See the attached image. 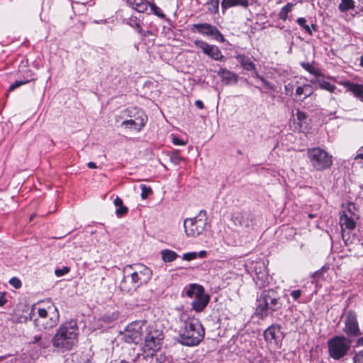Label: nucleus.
<instances>
[{
  "label": "nucleus",
  "instance_id": "nucleus-1",
  "mask_svg": "<svg viewBox=\"0 0 363 363\" xmlns=\"http://www.w3.org/2000/svg\"><path fill=\"white\" fill-rule=\"evenodd\" d=\"M123 274L120 289L123 292L132 294L151 279L152 272L148 267L135 263L126 265L123 269Z\"/></svg>",
  "mask_w": 363,
  "mask_h": 363
},
{
  "label": "nucleus",
  "instance_id": "nucleus-2",
  "mask_svg": "<svg viewBox=\"0 0 363 363\" xmlns=\"http://www.w3.org/2000/svg\"><path fill=\"white\" fill-rule=\"evenodd\" d=\"M79 328L75 320H71L62 323L56 330L51 339V343L56 350L64 352L70 351L78 342Z\"/></svg>",
  "mask_w": 363,
  "mask_h": 363
},
{
  "label": "nucleus",
  "instance_id": "nucleus-3",
  "mask_svg": "<svg viewBox=\"0 0 363 363\" xmlns=\"http://www.w3.org/2000/svg\"><path fill=\"white\" fill-rule=\"evenodd\" d=\"M281 296L276 289H263L257 293L255 314L260 319H264L269 314L282 307Z\"/></svg>",
  "mask_w": 363,
  "mask_h": 363
},
{
  "label": "nucleus",
  "instance_id": "nucleus-4",
  "mask_svg": "<svg viewBox=\"0 0 363 363\" xmlns=\"http://www.w3.org/2000/svg\"><path fill=\"white\" fill-rule=\"evenodd\" d=\"M205 330L199 319L188 318L179 330L178 342L186 346L198 345L203 339Z\"/></svg>",
  "mask_w": 363,
  "mask_h": 363
},
{
  "label": "nucleus",
  "instance_id": "nucleus-5",
  "mask_svg": "<svg viewBox=\"0 0 363 363\" xmlns=\"http://www.w3.org/2000/svg\"><path fill=\"white\" fill-rule=\"evenodd\" d=\"M328 354L334 360L343 359L351 349V340L344 335H335L327 342Z\"/></svg>",
  "mask_w": 363,
  "mask_h": 363
},
{
  "label": "nucleus",
  "instance_id": "nucleus-6",
  "mask_svg": "<svg viewBox=\"0 0 363 363\" xmlns=\"http://www.w3.org/2000/svg\"><path fill=\"white\" fill-rule=\"evenodd\" d=\"M38 317L33 320L34 325L39 330H49L55 327L59 321V312L54 305L47 308H38Z\"/></svg>",
  "mask_w": 363,
  "mask_h": 363
},
{
  "label": "nucleus",
  "instance_id": "nucleus-7",
  "mask_svg": "<svg viewBox=\"0 0 363 363\" xmlns=\"http://www.w3.org/2000/svg\"><path fill=\"white\" fill-rule=\"evenodd\" d=\"M311 166L318 172L330 168L333 164V157L321 147L308 148L306 152Z\"/></svg>",
  "mask_w": 363,
  "mask_h": 363
},
{
  "label": "nucleus",
  "instance_id": "nucleus-8",
  "mask_svg": "<svg viewBox=\"0 0 363 363\" xmlns=\"http://www.w3.org/2000/svg\"><path fill=\"white\" fill-rule=\"evenodd\" d=\"M208 223L207 213L206 211H201L199 214L191 218L184 220V228L188 237H197L202 234Z\"/></svg>",
  "mask_w": 363,
  "mask_h": 363
},
{
  "label": "nucleus",
  "instance_id": "nucleus-9",
  "mask_svg": "<svg viewBox=\"0 0 363 363\" xmlns=\"http://www.w3.org/2000/svg\"><path fill=\"white\" fill-rule=\"evenodd\" d=\"M190 30L192 33H198L200 35L211 37L219 43H224L225 40L218 28L208 23L192 24Z\"/></svg>",
  "mask_w": 363,
  "mask_h": 363
},
{
  "label": "nucleus",
  "instance_id": "nucleus-10",
  "mask_svg": "<svg viewBox=\"0 0 363 363\" xmlns=\"http://www.w3.org/2000/svg\"><path fill=\"white\" fill-rule=\"evenodd\" d=\"M253 271L255 274L253 276V280L259 289H263L269 285V276L263 261L255 262L252 264Z\"/></svg>",
  "mask_w": 363,
  "mask_h": 363
},
{
  "label": "nucleus",
  "instance_id": "nucleus-11",
  "mask_svg": "<svg viewBox=\"0 0 363 363\" xmlns=\"http://www.w3.org/2000/svg\"><path fill=\"white\" fill-rule=\"evenodd\" d=\"M125 112L128 113L129 117H133L130 114L131 110L127 109ZM134 119H129L123 121L121 123V125L126 128H133L138 132H140L142 128L145 125L147 121V115L142 110H137L135 113L133 115Z\"/></svg>",
  "mask_w": 363,
  "mask_h": 363
},
{
  "label": "nucleus",
  "instance_id": "nucleus-12",
  "mask_svg": "<svg viewBox=\"0 0 363 363\" xmlns=\"http://www.w3.org/2000/svg\"><path fill=\"white\" fill-rule=\"evenodd\" d=\"M143 328L140 322L129 324L123 334V339L128 343L139 344L143 340Z\"/></svg>",
  "mask_w": 363,
  "mask_h": 363
},
{
  "label": "nucleus",
  "instance_id": "nucleus-13",
  "mask_svg": "<svg viewBox=\"0 0 363 363\" xmlns=\"http://www.w3.org/2000/svg\"><path fill=\"white\" fill-rule=\"evenodd\" d=\"M164 338L162 330L150 328L145 339V347L148 352L159 349Z\"/></svg>",
  "mask_w": 363,
  "mask_h": 363
},
{
  "label": "nucleus",
  "instance_id": "nucleus-14",
  "mask_svg": "<svg viewBox=\"0 0 363 363\" xmlns=\"http://www.w3.org/2000/svg\"><path fill=\"white\" fill-rule=\"evenodd\" d=\"M194 44L196 47L201 48L205 55H208L213 60L220 62L225 61V57L222 54L221 50L218 46L210 45L201 40H194Z\"/></svg>",
  "mask_w": 363,
  "mask_h": 363
},
{
  "label": "nucleus",
  "instance_id": "nucleus-15",
  "mask_svg": "<svg viewBox=\"0 0 363 363\" xmlns=\"http://www.w3.org/2000/svg\"><path fill=\"white\" fill-rule=\"evenodd\" d=\"M343 331L349 337H357L361 334L354 311L350 310L347 312Z\"/></svg>",
  "mask_w": 363,
  "mask_h": 363
},
{
  "label": "nucleus",
  "instance_id": "nucleus-16",
  "mask_svg": "<svg viewBox=\"0 0 363 363\" xmlns=\"http://www.w3.org/2000/svg\"><path fill=\"white\" fill-rule=\"evenodd\" d=\"M231 220L235 225L245 228L254 225L253 217L249 213L234 212L231 216Z\"/></svg>",
  "mask_w": 363,
  "mask_h": 363
},
{
  "label": "nucleus",
  "instance_id": "nucleus-17",
  "mask_svg": "<svg viewBox=\"0 0 363 363\" xmlns=\"http://www.w3.org/2000/svg\"><path fill=\"white\" fill-rule=\"evenodd\" d=\"M281 327L278 324H273L268 327L264 332V337L267 342H276L279 338V334L281 333Z\"/></svg>",
  "mask_w": 363,
  "mask_h": 363
},
{
  "label": "nucleus",
  "instance_id": "nucleus-18",
  "mask_svg": "<svg viewBox=\"0 0 363 363\" xmlns=\"http://www.w3.org/2000/svg\"><path fill=\"white\" fill-rule=\"evenodd\" d=\"M340 84L347 88L353 95L363 102V84H355L350 81L341 82Z\"/></svg>",
  "mask_w": 363,
  "mask_h": 363
},
{
  "label": "nucleus",
  "instance_id": "nucleus-19",
  "mask_svg": "<svg viewBox=\"0 0 363 363\" xmlns=\"http://www.w3.org/2000/svg\"><path fill=\"white\" fill-rule=\"evenodd\" d=\"M209 302V296L204 292L201 296H196L191 303L192 309L196 312L202 311Z\"/></svg>",
  "mask_w": 363,
  "mask_h": 363
},
{
  "label": "nucleus",
  "instance_id": "nucleus-20",
  "mask_svg": "<svg viewBox=\"0 0 363 363\" xmlns=\"http://www.w3.org/2000/svg\"><path fill=\"white\" fill-rule=\"evenodd\" d=\"M218 75L221 78L222 82L226 85L231 83L236 84L238 82V75L225 68H221L218 72Z\"/></svg>",
  "mask_w": 363,
  "mask_h": 363
},
{
  "label": "nucleus",
  "instance_id": "nucleus-21",
  "mask_svg": "<svg viewBox=\"0 0 363 363\" xmlns=\"http://www.w3.org/2000/svg\"><path fill=\"white\" fill-rule=\"evenodd\" d=\"M221 9L224 13L228 9L233 6H240L243 9H247L250 2L248 0H222Z\"/></svg>",
  "mask_w": 363,
  "mask_h": 363
},
{
  "label": "nucleus",
  "instance_id": "nucleus-22",
  "mask_svg": "<svg viewBox=\"0 0 363 363\" xmlns=\"http://www.w3.org/2000/svg\"><path fill=\"white\" fill-rule=\"evenodd\" d=\"M235 57L244 69L247 71H255L256 65L251 60L250 57L244 54H238Z\"/></svg>",
  "mask_w": 363,
  "mask_h": 363
},
{
  "label": "nucleus",
  "instance_id": "nucleus-23",
  "mask_svg": "<svg viewBox=\"0 0 363 363\" xmlns=\"http://www.w3.org/2000/svg\"><path fill=\"white\" fill-rule=\"evenodd\" d=\"M340 223L342 231L343 239H345V229L353 230L356 226L354 219L351 216H347L345 212L340 216Z\"/></svg>",
  "mask_w": 363,
  "mask_h": 363
},
{
  "label": "nucleus",
  "instance_id": "nucleus-24",
  "mask_svg": "<svg viewBox=\"0 0 363 363\" xmlns=\"http://www.w3.org/2000/svg\"><path fill=\"white\" fill-rule=\"evenodd\" d=\"M35 79V78L34 77V73L31 70L28 69L26 71V77H24V78L23 79L16 80L14 83L11 84L9 88V91H13L16 88H18L22 85L26 84L31 81H34Z\"/></svg>",
  "mask_w": 363,
  "mask_h": 363
},
{
  "label": "nucleus",
  "instance_id": "nucleus-25",
  "mask_svg": "<svg viewBox=\"0 0 363 363\" xmlns=\"http://www.w3.org/2000/svg\"><path fill=\"white\" fill-rule=\"evenodd\" d=\"M147 356H149L150 359L149 363H165L167 361L166 354L159 349L156 350L155 352H148Z\"/></svg>",
  "mask_w": 363,
  "mask_h": 363
},
{
  "label": "nucleus",
  "instance_id": "nucleus-26",
  "mask_svg": "<svg viewBox=\"0 0 363 363\" xmlns=\"http://www.w3.org/2000/svg\"><path fill=\"white\" fill-rule=\"evenodd\" d=\"M203 292L204 289L202 286L196 284H191L188 288H186L185 293L186 296L195 298L196 296H201Z\"/></svg>",
  "mask_w": 363,
  "mask_h": 363
},
{
  "label": "nucleus",
  "instance_id": "nucleus-27",
  "mask_svg": "<svg viewBox=\"0 0 363 363\" xmlns=\"http://www.w3.org/2000/svg\"><path fill=\"white\" fill-rule=\"evenodd\" d=\"M314 91L313 87L308 84L302 86H297L296 88V94L298 96H303V99L311 96Z\"/></svg>",
  "mask_w": 363,
  "mask_h": 363
},
{
  "label": "nucleus",
  "instance_id": "nucleus-28",
  "mask_svg": "<svg viewBox=\"0 0 363 363\" xmlns=\"http://www.w3.org/2000/svg\"><path fill=\"white\" fill-rule=\"evenodd\" d=\"M297 24L302 28L305 32L308 34L309 35H313V30L316 31L317 30V25L315 23H311V26L307 24V21L303 17H300L296 19Z\"/></svg>",
  "mask_w": 363,
  "mask_h": 363
},
{
  "label": "nucleus",
  "instance_id": "nucleus-29",
  "mask_svg": "<svg viewBox=\"0 0 363 363\" xmlns=\"http://www.w3.org/2000/svg\"><path fill=\"white\" fill-rule=\"evenodd\" d=\"M113 203L117 207L116 211L117 217L121 218L128 213V208L123 205V201L118 196L114 199Z\"/></svg>",
  "mask_w": 363,
  "mask_h": 363
},
{
  "label": "nucleus",
  "instance_id": "nucleus-30",
  "mask_svg": "<svg viewBox=\"0 0 363 363\" xmlns=\"http://www.w3.org/2000/svg\"><path fill=\"white\" fill-rule=\"evenodd\" d=\"M160 253L162 259L164 262H172L174 261L177 257H179V255L176 252L171 250H162Z\"/></svg>",
  "mask_w": 363,
  "mask_h": 363
},
{
  "label": "nucleus",
  "instance_id": "nucleus-31",
  "mask_svg": "<svg viewBox=\"0 0 363 363\" xmlns=\"http://www.w3.org/2000/svg\"><path fill=\"white\" fill-rule=\"evenodd\" d=\"M338 5V9L342 13H345L354 9V1L353 0H340Z\"/></svg>",
  "mask_w": 363,
  "mask_h": 363
},
{
  "label": "nucleus",
  "instance_id": "nucleus-32",
  "mask_svg": "<svg viewBox=\"0 0 363 363\" xmlns=\"http://www.w3.org/2000/svg\"><path fill=\"white\" fill-rule=\"evenodd\" d=\"M220 0H208L206 3L207 11L210 14H216L219 11Z\"/></svg>",
  "mask_w": 363,
  "mask_h": 363
},
{
  "label": "nucleus",
  "instance_id": "nucleus-33",
  "mask_svg": "<svg viewBox=\"0 0 363 363\" xmlns=\"http://www.w3.org/2000/svg\"><path fill=\"white\" fill-rule=\"evenodd\" d=\"M148 4L147 0H137L131 8L139 13H144L147 10Z\"/></svg>",
  "mask_w": 363,
  "mask_h": 363
},
{
  "label": "nucleus",
  "instance_id": "nucleus-34",
  "mask_svg": "<svg viewBox=\"0 0 363 363\" xmlns=\"http://www.w3.org/2000/svg\"><path fill=\"white\" fill-rule=\"evenodd\" d=\"M318 86L320 89L326 90L330 93H335L337 87L335 85L330 84L328 81L318 80Z\"/></svg>",
  "mask_w": 363,
  "mask_h": 363
},
{
  "label": "nucleus",
  "instance_id": "nucleus-35",
  "mask_svg": "<svg viewBox=\"0 0 363 363\" xmlns=\"http://www.w3.org/2000/svg\"><path fill=\"white\" fill-rule=\"evenodd\" d=\"M293 6V4L288 3L284 7H282L279 13V18L285 21L287 19L289 13H290L292 11Z\"/></svg>",
  "mask_w": 363,
  "mask_h": 363
},
{
  "label": "nucleus",
  "instance_id": "nucleus-36",
  "mask_svg": "<svg viewBox=\"0 0 363 363\" xmlns=\"http://www.w3.org/2000/svg\"><path fill=\"white\" fill-rule=\"evenodd\" d=\"M301 66L310 74H313L315 76H320V70L315 67L312 64L309 62H301Z\"/></svg>",
  "mask_w": 363,
  "mask_h": 363
},
{
  "label": "nucleus",
  "instance_id": "nucleus-37",
  "mask_svg": "<svg viewBox=\"0 0 363 363\" xmlns=\"http://www.w3.org/2000/svg\"><path fill=\"white\" fill-rule=\"evenodd\" d=\"M148 6H150L151 11L158 16L160 18L165 19L166 16L165 14L162 11L160 8H159L156 4L154 3H149Z\"/></svg>",
  "mask_w": 363,
  "mask_h": 363
},
{
  "label": "nucleus",
  "instance_id": "nucleus-38",
  "mask_svg": "<svg viewBox=\"0 0 363 363\" xmlns=\"http://www.w3.org/2000/svg\"><path fill=\"white\" fill-rule=\"evenodd\" d=\"M298 84V82H289L284 85V91L285 94L289 96H291L294 94V89L296 88V84Z\"/></svg>",
  "mask_w": 363,
  "mask_h": 363
},
{
  "label": "nucleus",
  "instance_id": "nucleus-39",
  "mask_svg": "<svg viewBox=\"0 0 363 363\" xmlns=\"http://www.w3.org/2000/svg\"><path fill=\"white\" fill-rule=\"evenodd\" d=\"M140 188L141 189V198L145 199L147 196L152 193L150 187L145 186V184H140Z\"/></svg>",
  "mask_w": 363,
  "mask_h": 363
},
{
  "label": "nucleus",
  "instance_id": "nucleus-40",
  "mask_svg": "<svg viewBox=\"0 0 363 363\" xmlns=\"http://www.w3.org/2000/svg\"><path fill=\"white\" fill-rule=\"evenodd\" d=\"M296 120L299 123H306V121L307 119V115L303 111L297 109L296 113Z\"/></svg>",
  "mask_w": 363,
  "mask_h": 363
},
{
  "label": "nucleus",
  "instance_id": "nucleus-41",
  "mask_svg": "<svg viewBox=\"0 0 363 363\" xmlns=\"http://www.w3.org/2000/svg\"><path fill=\"white\" fill-rule=\"evenodd\" d=\"M169 160L173 164L178 165L182 160V158L179 155L178 152H174L169 155Z\"/></svg>",
  "mask_w": 363,
  "mask_h": 363
},
{
  "label": "nucleus",
  "instance_id": "nucleus-42",
  "mask_svg": "<svg viewBox=\"0 0 363 363\" xmlns=\"http://www.w3.org/2000/svg\"><path fill=\"white\" fill-rule=\"evenodd\" d=\"M9 282L13 287L16 289H20L22 286L21 281L17 277L11 278Z\"/></svg>",
  "mask_w": 363,
  "mask_h": 363
},
{
  "label": "nucleus",
  "instance_id": "nucleus-43",
  "mask_svg": "<svg viewBox=\"0 0 363 363\" xmlns=\"http://www.w3.org/2000/svg\"><path fill=\"white\" fill-rule=\"evenodd\" d=\"M126 23L133 28H135L139 27L140 22L137 17L132 16L127 20Z\"/></svg>",
  "mask_w": 363,
  "mask_h": 363
},
{
  "label": "nucleus",
  "instance_id": "nucleus-44",
  "mask_svg": "<svg viewBox=\"0 0 363 363\" xmlns=\"http://www.w3.org/2000/svg\"><path fill=\"white\" fill-rule=\"evenodd\" d=\"M69 272V268L68 267H63L61 269H56L55 270V274L60 277L64 276Z\"/></svg>",
  "mask_w": 363,
  "mask_h": 363
},
{
  "label": "nucleus",
  "instance_id": "nucleus-45",
  "mask_svg": "<svg viewBox=\"0 0 363 363\" xmlns=\"http://www.w3.org/2000/svg\"><path fill=\"white\" fill-rule=\"evenodd\" d=\"M354 363H363V350L355 353L353 357Z\"/></svg>",
  "mask_w": 363,
  "mask_h": 363
},
{
  "label": "nucleus",
  "instance_id": "nucleus-46",
  "mask_svg": "<svg viewBox=\"0 0 363 363\" xmlns=\"http://www.w3.org/2000/svg\"><path fill=\"white\" fill-rule=\"evenodd\" d=\"M197 257L196 252H187L183 255V259L186 261H191L196 259Z\"/></svg>",
  "mask_w": 363,
  "mask_h": 363
},
{
  "label": "nucleus",
  "instance_id": "nucleus-47",
  "mask_svg": "<svg viewBox=\"0 0 363 363\" xmlns=\"http://www.w3.org/2000/svg\"><path fill=\"white\" fill-rule=\"evenodd\" d=\"M260 81L269 89H271V90H273V91L275 90V85L273 84L272 83H271L270 82L267 81L265 78H264V77L262 78V79Z\"/></svg>",
  "mask_w": 363,
  "mask_h": 363
},
{
  "label": "nucleus",
  "instance_id": "nucleus-48",
  "mask_svg": "<svg viewBox=\"0 0 363 363\" xmlns=\"http://www.w3.org/2000/svg\"><path fill=\"white\" fill-rule=\"evenodd\" d=\"M172 143L175 145H185L186 143L185 141L175 135H172Z\"/></svg>",
  "mask_w": 363,
  "mask_h": 363
},
{
  "label": "nucleus",
  "instance_id": "nucleus-49",
  "mask_svg": "<svg viewBox=\"0 0 363 363\" xmlns=\"http://www.w3.org/2000/svg\"><path fill=\"white\" fill-rule=\"evenodd\" d=\"M291 296L294 300L298 299L301 296V291L299 289L294 290L291 292Z\"/></svg>",
  "mask_w": 363,
  "mask_h": 363
},
{
  "label": "nucleus",
  "instance_id": "nucleus-50",
  "mask_svg": "<svg viewBox=\"0 0 363 363\" xmlns=\"http://www.w3.org/2000/svg\"><path fill=\"white\" fill-rule=\"evenodd\" d=\"M7 302L4 294H0V306H3Z\"/></svg>",
  "mask_w": 363,
  "mask_h": 363
},
{
  "label": "nucleus",
  "instance_id": "nucleus-51",
  "mask_svg": "<svg viewBox=\"0 0 363 363\" xmlns=\"http://www.w3.org/2000/svg\"><path fill=\"white\" fill-rule=\"evenodd\" d=\"M195 105L199 109H203L204 108L203 103L201 101H200V100L196 101Z\"/></svg>",
  "mask_w": 363,
  "mask_h": 363
},
{
  "label": "nucleus",
  "instance_id": "nucleus-52",
  "mask_svg": "<svg viewBox=\"0 0 363 363\" xmlns=\"http://www.w3.org/2000/svg\"><path fill=\"white\" fill-rule=\"evenodd\" d=\"M42 338V336L41 335H35L33 337V340L31 341V343L33 344H35V343H38L40 342V340H41Z\"/></svg>",
  "mask_w": 363,
  "mask_h": 363
},
{
  "label": "nucleus",
  "instance_id": "nucleus-53",
  "mask_svg": "<svg viewBox=\"0 0 363 363\" xmlns=\"http://www.w3.org/2000/svg\"><path fill=\"white\" fill-rule=\"evenodd\" d=\"M139 34L142 35L144 37L147 36L146 33H144V30L141 28L140 25L139 24V27H135Z\"/></svg>",
  "mask_w": 363,
  "mask_h": 363
},
{
  "label": "nucleus",
  "instance_id": "nucleus-54",
  "mask_svg": "<svg viewBox=\"0 0 363 363\" xmlns=\"http://www.w3.org/2000/svg\"><path fill=\"white\" fill-rule=\"evenodd\" d=\"M359 153L355 156L354 159L355 160H357V159H363V152H362V150L360 149L359 150Z\"/></svg>",
  "mask_w": 363,
  "mask_h": 363
},
{
  "label": "nucleus",
  "instance_id": "nucleus-55",
  "mask_svg": "<svg viewBox=\"0 0 363 363\" xmlns=\"http://www.w3.org/2000/svg\"><path fill=\"white\" fill-rule=\"evenodd\" d=\"M87 166L90 169H95V168H96V164L94 162H89L87 164Z\"/></svg>",
  "mask_w": 363,
  "mask_h": 363
},
{
  "label": "nucleus",
  "instance_id": "nucleus-56",
  "mask_svg": "<svg viewBox=\"0 0 363 363\" xmlns=\"http://www.w3.org/2000/svg\"><path fill=\"white\" fill-rule=\"evenodd\" d=\"M206 252L205 250L200 251L198 254L200 258H203L206 256Z\"/></svg>",
  "mask_w": 363,
  "mask_h": 363
},
{
  "label": "nucleus",
  "instance_id": "nucleus-57",
  "mask_svg": "<svg viewBox=\"0 0 363 363\" xmlns=\"http://www.w3.org/2000/svg\"><path fill=\"white\" fill-rule=\"evenodd\" d=\"M253 72H254V77H256L257 79H258L261 80V79H262V78H263V77H262V76H261V75H259V74H258V72H257L256 70H255V71H253Z\"/></svg>",
  "mask_w": 363,
  "mask_h": 363
},
{
  "label": "nucleus",
  "instance_id": "nucleus-58",
  "mask_svg": "<svg viewBox=\"0 0 363 363\" xmlns=\"http://www.w3.org/2000/svg\"><path fill=\"white\" fill-rule=\"evenodd\" d=\"M117 318V315H115L113 313L112 314L111 317H107L108 318V322L110 323L111 321H113V320L116 319Z\"/></svg>",
  "mask_w": 363,
  "mask_h": 363
},
{
  "label": "nucleus",
  "instance_id": "nucleus-59",
  "mask_svg": "<svg viewBox=\"0 0 363 363\" xmlns=\"http://www.w3.org/2000/svg\"><path fill=\"white\" fill-rule=\"evenodd\" d=\"M357 344L358 345H363V337L358 339Z\"/></svg>",
  "mask_w": 363,
  "mask_h": 363
},
{
  "label": "nucleus",
  "instance_id": "nucleus-60",
  "mask_svg": "<svg viewBox=\"0 0 363 363\" xmlns=\"http://www.w3.org/2000/svg\"><path fill=\"white\" fill-rule=\"evenodd\" d=\"M360 66L363 67V52L362 56L360 57Z\"/></svg>",
  "mask_w": 363,
  "mask_h": 363
},
{
  "label": "nucleus",
  "instance_id": "nucleus-61",
  "mask_svg": "<svg viewBox=\"0 0 363 363\" xmlns=\"http://www.w3.org/2000/svg\"><path fill=\"white\" fill-rule=\"evenodd\" d=\"M308 217H309L310 218H313L316 217V214L309 213V214H308Z\"/></svg>",
  "mask_w": 363,
  "mask_h": 363
},
{
  "label": "nucleus",
  "instance_id": "nucleus-62",
  "mask_svg": "<svg viewBox=\"0 0 363 363\" xmlns=\"http://www.w3.org/2000/svg\"><path fill=\"white\" fill-rule=\"evenodd\" d=\"M144 33H146L147 36L152 34L151 31H150V30L144 31Z\"/></svg>",
  "mask_w": 363,
  "mask_h": 363
},
{
  "label": "nucleus",
  "instance_id": "nucleus-63",
  "mask_svg": "<svg viewBox=\"0 0 363 363\" xmlns=\"http://www.w3.org/2000/svg\"><path fill=\"white\" fill-rule=\"evenodd\" d=\"M6 358V356H1L0 357V360H3Z\"/></svg>",
  "mask_w": 363,
  "mask_h": 363
}]
</instances>
